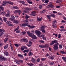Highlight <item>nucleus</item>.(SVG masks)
Instances as JSON below:
<instances>
[{
  "mask_svg": "<svg viewBox=\"0 0 66 66\" xmlns=\"http://www.w3.org/2000/svg\"><path fill=\"white\" fill-rule=\"evenodd\" d=\"M27 33L28 36L31 37H32L33 39H37V37L36 36L33 34L32 33H30V31H28L27 32Z\"/></svg>",
  "mask_w": 66,
  "mask_h": 66,
  "instance_id": "1",
  "label": "nucleus"
},
{
  "mask_svg": "<svg viewBox=\"0 0 66 66\" xmlns=\"http://www.w3.org/2000/svg\"><path fill=\"white\" fill-rule=\"evenodd\" d=\"M32 9L33 8L32 7L29 8H28V7L26 8L24 10V13H29V11H31V10H32Z\"/></svg>",
  "mask_w": 66,
  "mask_h": 66,
  "instance_id": "2",
  "label": "nucleus"
},
{
  "mask_svg": "<svg viewBox=\"0 0 66 66\" xmlns=\"http://www.w3.org/2000/svg\"><path fill=\"white\" fill-rule=\"evenodd\" d=\"M35 33L36 34L37 36H38V37L41 34V32H40V31L38 30L35 31Z\"/></svg>",
  "mask_w": 66,
  "mask_h": 66,
  "instance_id": "3",
  "label": "nucleus"
},
{
  "mask_svg": "<svg viewBox=\"0 0 66 66\" xmlns=\"http://www.w3.org/2000/svg\"><path fill=\"white\" fill-rule=\"evenodd\" d=\"M57 42V40H53L51 42V43L50 44V45H51V46H52L53 44H54L55 43H56Z\"/></svg>",
  "mask_w": 66,
  "mask_h": 66,
  "instance_id": "4",
  "label": "nucleus"
},
{
  "mask_svg": "<svg viewBox=\"0 0 66 66\" xmlns=\"http://www.w3.org/2000/svg\"><path fill=\"white\" fill-rule=\"evenodd\" d=\"M7 24H8L9 26H13V24H11V22L10 21H8L6 22Z\"/></svg>",
  "mask_w": 66,
  "mask_h": 66,
  "instance_id": "5",
  "label": "nucleus"
},
{
  "mask_svg": "<svg viewBox=\"0 0 66 66\" xmlns=\"http://www.w3.org/2000/svg\"><path fill=\"white\" fill-rule=\"evenodd\" d=\"M7 1H3V3H2V6H5V5H6V4L7 3V2H6Z\"/></svg>",
  "mask_w": 66,
  "mask_h": 66,
  "instance_id": "6",
  "label": "nucleus"
},
{
  "mask_svg": "<svg viewBox=\"0 0 66 66\" xmlns=\"http://www.w3.org/2000/svg\"><path fill=\"white\" fill-rule=\"evenodd\" d=\"M48 6L50 7H51V8H53V7H54V6L52 5V3L51 2L50 3V5H48Z\"/></svg>",
  "mask_w": 66,
  "mask_h": 66,
  "instance_id": "7",
  "label": "nucleus"
},
{
  "mask_svg": "<svg viewBox=\"0 0 66 66\" xmlns=\"http://www.w3.org/2000/svg\"><path fill=\"white\" fill-rule=\"evenodd\" d=\"M55 57L54 56V55H52L51 56H50L48 57V58L49 59H51L52 60H53L54 59V58Z\"/></svg>",
  "mask_w": 66,
  "mask_h": 66,
  "instance_id": "8",
  "label": "nucleus"
},
{
  "mask_svg": "<svg viewBox=\"0 0 66 66\" xmlns=\"http://www.w3.org/2000/svg\"><path fill=\"white\" fill-rule=\"evenodd\" d=\"M31 61L33 63H35L36 62V60L35 59L33 58V57H32Z\"/></svg>",
  "mask_w": 66,
  "mask_h": 66,
  "instance_id": "9",
  "label": "nucleus"
},
{
  "mask_svg": "<svg viewBox=\"0 0 66 66\" xmlns=\"http://www.w3.org/2000/svg\"><path fill=\"white\" fill-rule=\"evenodd\" d=\"M4 54L6 56H9V53L7 51L4 52Z\"/></svg>",
  "mask_w": 66,
  "mask_h": 66,
  "instance_id": "10",
  "label": "nucleus"
},
{
  "mask_svg": "<svg viewBox=\"0 0 66 66\" xmlns=\"http://www.w3.org/2000/svg\"><path fill=\"white\" fill-rule=\"evenodd\" d=\"M18 57H20V59H23V55H21V54H18Z\"/></svg>",
  "mask_w": 66,
  "mask_h": 66,
  "instance_id": "11",
  "label": "nucleus"
},
{
  "mask_svg": "<svg viewBox=\"0 0 66 66\" xmlns=\"http://www.w3.org/2000/svg\"><path fill=\"white\" fill-rule=\"evenodd\" d=\"M35 13H36V11H33L31 12L32 14H31V15L33 16H35L36 15L35 14H35Z\"/></svg>",
  "mask_w": 66,
  "mask_h": 66,
  "instance_id": "12",
  "label": "nucleus"
},
{
  "mask_svg": "<svg viewBox=\"0 0 66 66\" xmlns=\"http://www.w3.org/2000/svg\"><path fill=\"white\" fill-rule=\"evenodd\" d=\"M0 32L2 35L3 34H4V32H5V30H3L1 29H0Z\"/></svg>",
  "mask_w": 66,
  "mask_h": 66,
  "instance_id": "13",
  "label": "nucleus"
},
{
  "mask_svg": "<svg viewBox=\"0 0 66 66\" xmlns=\"http://www.w3.org/2000/svg\"><path fill=\"white\" fill-rule=\"evenodd\" d=\"M47 26H42V27H41L40 28L41 29V30H44L45 29V28Z\"/></svg>",
  "mask_w": 66,
  "mask_h": 66,
  "instance_id": "14",
  "label": "nucleus"
},
{
  "mask_svg": "<svg viewBox=\"0 0 66 66\" xmlns=\"http://www.w3.org/2000/svg\"><path fill=\"white\" fill-rule=\"evenodd\" d=\"M31 51V50H30L29 49H27V50H25L23 51V52H24V53H25V52H27L28 53V52H29V51Z\"/></svg>",
  "mask_w": 66,
  "mask_h": 66,
  "instance_id": "15",
  "label": "nucleus"
},
{
  "mask_svg": "<svg viewBox=\"0 0 66 66\" xmlns=\"http://www.w3.org/2000/svg\"><path fill=\"white\" fill-rule=\"evenodd\" d=\"M6 2H7V3H9V4H11V5H13V3L12 2L7 1Z\"/></svg>",
  "mask_w": 66,
  "mask_h": 66,
  "instance_id": "16",
  "label": "nucleus"
},
{
  "mask_svg": "<svg viewBox=\"0 0 66 66\" xmlns=\"http://www.w3.org/2000/svg\"><path fill=\"white\" fill-rule=\"evenodd\" d=\"M22 40L23 42L25 43H28V40L27 39H25L24 38H23L22 39Z\"/></svg>",
  "mask_w": 66,
  "mask_h": 66,
  "instance_id": "17",
  "label": "nucleus"
},
{
  "mask_svg": "<svg viewBox=\"0 0 66 66\" xmlns=\"http://www.w3.org/2000/svg\"><path fill=\"white\" fill-rule=\"evenodd\" d=\"M52 25L54 28H56V25L55 23H54L52 24Z\"/></svg>",
  "mask_w": 66,
  "mask_h": 66,
  "instance_id": "18",
  "label": "nucleus"
},
{
  "mask_svg": "<svg viewBox=\"0 0 66 66\" xmlns=\"http://www.w3.org/2000/svg\"><path fill=\"white\" fill-rule=\"evenodd\" d=\"M3 61L4 60V57H2V56H0V61Z\"/></svg>",
  "mask_w": 66,
  "mask_h": 66,
  "instance_id": "19",
  "label": "nucleus"
},
{
  "mask_svg": "<svg viewBox=\"0 0 66 66\" xmlns=\"http://www.w3.org/2000/svg\"><path fill=\"white\" fill-rule=\"evenodd\" d=\"M28 27H29V28H34L35 27V26H30V25H28Z\"/></svg>",
  "mask_w": 66,
  "mask_h": 66,
  "instance_id": "20",
  "label": "nucleus"
},
{
  "mask_svg": "<svg viewBox=\"0 0 66 66\" xmlns=\"http://www.w3.org/2000/svg\"><path fill=\"white\" fill-rule=\"evenodd\" d=\"M53 48L54 50H56L57 49H59L58 48V47L56 46H54L53 47Z\"/></svg>",
  "mask_w": 66,
  "mask_h": 66,
  "instance_id": "21",
  "label": "nucleus"
},
{
  "mask_svg": "<svg viewBox=\"0 0 66 66\" xmlns=\"http://www.w3.org/2000/svg\"><path fill=\"white\" fill-rule=\"evenodd\" d=\"M8 46H9V45L6 44L5 46L4 47V49H6L8 47Z\"/></svg>",
  "mask_w": 66,
  "mask_h": 66,
  "instance_id": "22",
  "label": "nucleus"
},
{
  "mask_svg": "<svg viewBox=\"0 0 66 66\" xmlns=\"http://www.w3.org/2000/svg\"><path fill=\"white\" fill-rule=\"evenodd\" d=\"M44 36V35L43 34H41L40 35L38 36L39 37H42V38Z\"/></svg>",
  "mask_w": 66,
  "mask_h": 66,
  "instance_id": "23",
  "label": "nucleus"
},
{
  "mask_svg": "<svg viewBox=\"0 0 66 66\" xmlns=\"http://www.w3.org/2000/svg\"><path fill=\"white\" fill-rule=\"evenodd\" d=\"M28 55L29 56L33 55V53L31 52H30L28 53Z\"/></svg>",
  "mask_w": 66,
  "mask_h": 66,
  "instance_id": "24",
  "label": "nucleus"
},
{
  "mask_svg": "<svg viewBox=\"0 0 66 66\" xmlns=\"http://www.w3.org/2000/svg\"><path fill=\"white\" fill-rule=\"evenodd\" d=\"M12 8L15 9H18V7H17V6H13L12 7Z\"/></svg>",
  "mask_w": 66,
  "mask_h": 66,
  "instance_id": "25",
  "label": "nucleus"
},
{
  "mask_svg": "<svg viewBox=\"0 0 66 66\" xmlns=\"http://www.w3.org/2000/svg\"><path fill=\"white\" fill-rule=\"evenodd\" d=\"M1 10H2V11L4 10V8L2 6L0 7V12H1Z\"/></svg>",
  "mask_w": 66,
  "mask_h": 66,
  "instance_id": "26",
  "label": "nucleus"
},
{
  "mask_svg": "<svg viewBox=\"0 0 66 66\" xmlns=\"http://www.w3.org/2000/svg\"><path fill=\"white\" fill-rule=\"evenodd\" d=\"M27 64H28V65H29V66H32L34 65V64H33L31 63H27Z\"/></svg>",
  "mask_w": 66,
  "mask_h": 66,
  "instance_id": "27",
  "label": "nucleus"
},
{
  "mask_svg": "<svg viewBox=\"0 0 66 66\" xmlns=\"http://www.w3.org/2000/svg\"><path fill=\"white\" fill-rule=\"evenodd\" d=\"M60 52L62 54H66V52L63 51H60Z\"/></svg>",
  "mask_w": 66,
  "mask_h": 66,
  "instance_id": "28",
  "label": "nucleus"
},
{
  "mask_svg": "<svg viewBox=\"0 0 66 66\" xmlns=\"http://www.w3.org/2000/svg\"><path fill=\"white\" fill-rule=\"evenodd\" d=\"M19 22V21L18 20H14V22L15 23H18Z\"/></svg>",
  "mask_w": 66,
  "mask_h": 66,
  "instance_id": "29",
  "label": "nucleus"
},
{
  "mask_svg": "<svg viewBox=\"0 0 66 66\" xmlns=\"http://www.w3.org/2000/svg\"><path fill=\"white\" fill-rule=\"evenodd\" d=\"M15 62L17 64H20V62H19V61L18 60H16L15 61Z\"/></svg>",
  "mask_w": 66,
  "mask_h": 66,
  "instance_id": "30",
  "label": "nucleus"
},
{
  "mask_svg": "<svg viewBox=\"0 0 66 66\" xmlns=\"http://www.w3.org/2000/svg\"><path fill=\"white\" fill-rule=\"evenodd\" d=\"M48 45L47 44H45L43 45V48H45L46 47H48Z\"/></svg>",
  "mask_w": 66,
  "mask_h": 66,
  "instance_id": "31",
  "label": "nucleus"
},
{
  "mask_svg": "<svg viewBox=\"0 0 66 66\" xmlns=\"http://www.w3.org/2000/svg\"><path fill=\"white\" fill-rule=\"evenodd\" d=\"M25 18L26 19H28V18H29L30 16H28V15L27 14H25Z\"/></svg>",
  "mask_w": 66,
  "mask_h": 66,
  "instance_id": "32",
  "label": "nucleus"
},
{
  "mask_svg": "<svg viewBox=\"0 0 66 66\" xmlns=\"http://www.w3.org/2000/svg\"><path fill=\"white\" fill-rule=\"evenodd\" d=\"M46 16L48 18V19H50V17H51V16H50V15H46Z\"/></svg>",
  "mask_w": 66,
  "mask_h": 66,
  "instance_id": "33",
  "label": "nucleus"
},
{
  "mask_svg": "<svg viewBox=\"0 0 66 66\" xmlns=\"http://www.w3.org/2000/svg\"><path fill=\"white\" fill-rule=\"evenodd\" d=\"M37 20L38 21H41V20H42V18H37Z\"/></svg>",
  "mask_w": 66,
  "mask_h": 66,
  "instance_id": "34",
  "label": "nucleus"
},
{
  "mask_svg": "<svg viewBox=\"0 0 66 66\" xmlns=\"http://www.w3.org/2000/svg\"><path fill=\"white\" fill-rule=\"evenodd\" d=\"M55 44L54 45V46H57L59 45V43H57V41L56 43H55Z\"/></svg>",
  "mask_w": 66,
  "mask_h": 66,
  "instance_id": "35",
  "label": "nucleus"
},
{
  "mask_svg": "<svg viewBox=\"0 0 66 66\" xmlns=\"http://www.w3.org/2000/svg\"><path fill=\"white\" fill-rule=\"evenodd\" d=\"M46 58H42L41 59V60L42 61H45Z\"/></svg>",
  "mask_w": 66,
  "mask_h": 66,
  "instance_id": "36",
  "label": "nucleus"
},
{
  "mask_svg": "<svg viewBox=\"0 0 66 66\" xmlns=\"http://www.w3.org/2000/svg\"><path fill=\"white\" fill-rule=\"evenodd\" d=\"M20 3H21L22 4H24L25 3V2H24V1H20Z\"/></svg>",
  "mask_w": 66,
  "mask_h": 66,
  "instance_id": "37",
  "label": "nucleus"
},
{
  "mask_svg": "<svg viewBox=\"0 0 66 66\" xmlns=\"http://www.w3.org/2000/svg\"><path fill=\"white\" fill-rule=\"evenodd\" d=\"M8 40V38H6L4 40V41L5 42H6Z\"/></svg>",
  "mask_w": 66,
  "mask_h": 66,
  "instance_id": "38",
  "label": "nucleus"
},
{
  "mask_svg": "<svg viewBox=\"0 0 66 66\" xmlns=\"http://www.w3.org/2000/svg\"><path fill=\"white\" fill-rule=\"evenodd\" d=\"M3 20H4V21L6 22V20H7V19L5 18H4L3 19Z\"/></svg>",
  "mask_w": 66,
  "mask_h": 66,
  "instance_id": "39",
  "label": "nucleus"
},
{
  "mask_svg": "<svg viewBox=\"0 0 66 66\" xmlns=\"http://www.w3.org/2000/svg\"><path fill=\"white\" fill-rule=\"evenodd\" d=\"M10 17L12 19H15V17L12 15H11Z\"/></svg>",
  "mask_w": 66,
  "mask_h": 66,
  "instance_id": "40",
  "label": "nucleus"
},
{
  "mask_svg": "<svg viewBox=\"0 0 66 66\" xmlns=\"http://www.w3.org/2000/svg\"><path fill=\"white\" fill-rule=\"evenodd\" d=\"M17 13H18L19 15H20L21 14V11L19 10H17Z\"/></svg>",
  "mask_w": 66,
  "mask_h": 66,
  "instance_id": "41",
  "label": "nucleus"
},
{
  "mask_svg": "<svg viewBox=\"0 0 66 66\" xmlns=\"http://www.w3.org/2000/svg\"><path fill=\"white\" fill-rule=\"evenodd\" d=\"M62 1L60 0V1H59L57 0L56 2V3H59L60 2H62Z\"/></svg>",
  "mask_w": 66,
  "mask_h": 66,
  "instance_id": "42",
  "label": "nucleus"
},
{
  "mask_svg": "<svg viewBox=\"0 0 66 66\" xmlns=\"http://www.w3.org/2000/svg\"><path fill=\"white\" fill-rule=\"evenodd\" d=\"M41 31L43 33H46V31L44 29H42L41 30Z\"/></svg>",
  "mask_w": 66,
  "mask_h": 66,
  "instance_id": "43",
  "label": "nucleus"
},
{
  "mask_svg": "<svg viewBox=\"0 0 66 66\" xmlns=\"http://www.w3.org/2000/svg\"><path fill=\"white\" fill-rule=\"evenodd\" d=\"M50 16H51V17H55V15L53 14H51V15H50Z\"/></svg>",
  "mask_w": 66,
  "mask_h": 66,
  "instance_id": "44",
  "label": "nucleus"
},
{
  "mask_svg": "<svg viewBox=\"0 0 66 66\" xmlns=\"http://www.w3.org/2000/svg\"><path fill=\"white\" fill-rule=\"evenodd\" d=\"M40 60L39 58H38L37 59V60L36 61L37 62H40Z\"/></svg>",
  "mask_w": 66,
  "mask_h": 66,
  "instance_id": "45",
  "label": "nucleus"
},
{
  "mask_svg": "<svg viewBox=\"0 0 66 66\" xmlns=\"http://www.w3.org/2000/svg\"><path fill=\"white\" fill-rule=\"evenodd\" d=\"M10 46L11 47V49H12V50L13 51V46L12 44L10 45Z\"/></svg>",
  "mask_w": 66,
  "mask_h": 66,
  "instance_id": "46",
  "label": "nucleus"
},
{
  "mask_svg": "<svg viewBox=\"0 0 66 66\" xmlns=\"http://www.w3.org/2000/svg\"><path fill=\"white\" fill-rule=\"evenodd\" d=\"M19 30V26H18L14 30V31H16V30Z\"/></svg>",
  "mask_w": 66,
  "mask_h": 66,
  "instance_id": "47",
  "label": "nucleus"
},
{
  "mask_svg": "<svg viewBox=\"0 0 66 66\" xmlns=\"http://www.w3.org/2000/svg\"><path fill=\"white\" fill-rule=\"evenodd\" d=\"M39 42H40V43H44L45 42L44 41H43L42 40H39Z\"/></svg>",
  "mask_w": 66,
  "mask_h": 66,
  "instance_id": "48",
  "label": "nucleus"
},
{
  "mask_svg": "<svg viewBox=\"0 0 66 66\" xmlns=\"http://www.w3.org/2000/svg\"><path fill=\"white\" fill-rule=\"evenodd\" d=\"M39 46L40 48H44L43 45V46L42 45H39Z\"/></svg>",
  "mask_w": 66,
  "mask_h": 66,
  "instance_id": "49",
  "label": "nucleus"
},
{
  "mask_svg": "<svg viewBox=\"0 0 66 66\" xmlns=\"http://www.w3.org/2000/svg\"><path fill=\"white\" fill-rule=\"evenodd\" d=\"M7 14H10V11L9 10H7Z\"/></svg>",
  "mask_w": 66,
  "mask_h": 66,
  "instance_id": "50",
  "label": "nucleus"
},
{
  "mask_svg": "<svg viewBox=\"0 0 66 66\" xmlns=\"http://www.w3.org/2000/svg\"><path fill=\"white\" fill-rule=\"evenodd\" d=\"M10 14L7 13L6 14V15H5V16H6V17H10Z\"/></svg>",
  "mask_w": 66,
  "mask_h": 66,
  "instance_id": "51",
  "label": "nucleus"
},
{
  "mask_svg": "<svg viewBox=\"0 0 66 66\" xmlns=\"http://www.w3.org/2000/svg\"><path fill=\"white\" fill-rule=\"evenodd\" d=\"M0 14H2V15H5V12H1Z\"/></svg>",
  "mask_w": 66,
  "mask_h": 66,
  "instance_id": "52",
  "label": "nucleus"
},
{
  "mask_svg": "<svg viewBox=\"0 0 66 66\" xmlns=\"http://www.w3.org/2000/svg\"><path fill=\"white\" fill-rule=\"evenodd\" d=\"M19 62L21 63H22L23 62V60H19Z\"/></svg>",
  "mask_w": 66,
  "mask_h": 66,
  "instance_id": "53",
  "label": "nucleus"
},
{
  "mask_svg": "<svg viewBox=\"0 0 66 66\" xmlns=\"http://www.w3.org/2000/svg\"><path fill=\"white\" fill-rule=\"evenodd\" d=\"M45 1L44 2L45 3H47L48 2H49V1L47 0H45Z\"/></svg>",
  "mask_w": 66,
  "mask_h": 66,
  "instance_id": "54",
  "label": "nucleus"
},
{
  "mask_svg": "<svg viewBox=\"0 0 66 66\" xmlns=\"http://www.w3.org/2000/svg\"><path fill=\"white\" fill-rule=\"evenodd\" d=\"M14 45H15V47H19V45L18 44H14Z\"/></svg>",
  "mask_w": 66,
  "mask_h": 66,
  "instance_id": "55",
  "label": "nucleus"
},
{
  "mask_svg": "<svg viewBox=\"0 0 66 66\" xmlns=\"http://www.w3.org/2000/svg\"><path fill=\"white\" fill-rule=\"evenodd\" d=\"M59 48H60V49H62V45H60L59 46Z\"/></svg>",
  "mask_w": 66,
  "mask_h": 66,
  "instance_id": "56",
  "label": "nucleus"
},
{
  "mask_svg": "<svg viewBox=\"0 0 66 66\" xmlns=\"http://www.w3.org/2000/svg\"><path fill=\"white\" fill-rule=\"evenodd\" d=\"M14 13L15 14L17 13V10H15L14 11Z\"/></svg>",
  "mask_w": 66,
  "mask_h": 66,
  "instance_id": "57",
  "label": "nucleus"
},
{
  "mask_svg": "<svg viewBox=\"0 0 66 66\" xmlns=\"http://www.w3.org/2000/svg\"><path fill=\"white\" fill-rule=\"evenodd\" d=\"M39 8L40 9H42V7H43L42 5H39Z\"/></svg>",
  "mask_w": 66,
  "mask_h": 66,
  "instance_id": "58",
  "label": "nucleus"
},
{
  "mask_svg": "<svg viewBox=\"0 0 66 66\" xmlns=\"http://www.w3.org/2000/svg\"><path fill=\"white\" fill-rule=\"evenodd\" d=\"M62 59L63 60H66V57H62Z\"/></svg>",
  "mask_w": 66,
  "mask_h": 66,
  "instance_id": "59",
  "label": "nucleus"
},
{
  "mask_svg": "<svg viewBox=\"0 0 66 66\" xmlns=\"http://www.w3.org/2000/svg\"><path fill=\"white\" fill-rule=\"evenodd\" d=\"M44 40H46V38L45 37H44L42 38Z\"/></svg>",
  "mask_w": 66,
  "mask_h": 66,
  "instance_id": "60",
  "label": "nucleus"
},
{
  "mask_svg": "<svg viewBox=\"0 0 66 66\" xmlns=\"http://www.w3.org/2000/svg\"><path fill=\"white\" fill-rule=\"evenodd\" d=\"M3 46V43H0V47H1Z\"/></svg>",
  "mask_w": 66,
  "mask_h": 66,
  "instance_id": "61",
  "label": "nucleus"
},
{
  "mask_svg": "<svg viewBox=\"0 0 66 66\" xmlns=\"http://www.w3.org/2000/svg\"><path fill=\"white\" fill-rule=\"evenodd\" d=\"M16 33H19L20 32V30H16Z\"/></svg>",
  "mask_w": 66,
  "mask_h": 66,
  "instance_id": "62",
  "label": "nucleus"
},
{
  "mask_svg": "<svg viewBox=\"0 0 66 66\" xmlns=\"http://www.w3.org/2000/svg\"><path fill=\"white\" fill-rule=\"evenodd\" d=\"M22 33H23V34H25L26 33V32L25 31H22L21 32Z\"/></svg>",
  "mask_w": 66,
  "mask_h": 66,
  "instance_id": "63",
  "label": "nucleus"
},
{
  "mask_svg": "<svg viewBox=\"0 0 66 66\" xmlns=\"http://www.w3.org/2000/svg\"><path fill=\"white\" fill-rule=\"evenodd\" d=\"M62 31H63L64 32L66 31V29L64 28H62Z\"/></svg>",
  "mask_w": 66,
  "mask_h": 66,
  "instance_id": "64",
  "label": "nucleus"
}]
</instances>
